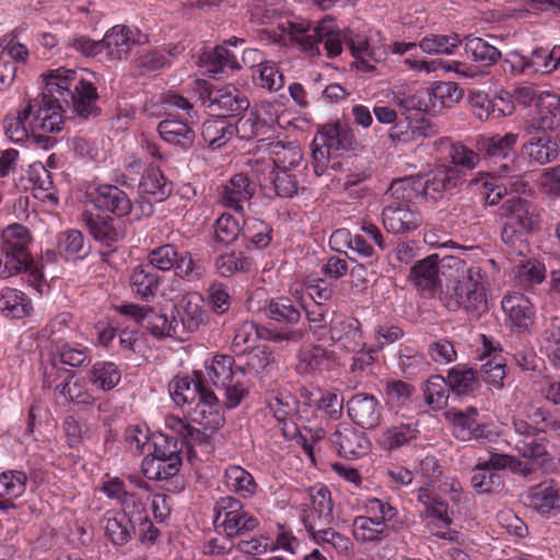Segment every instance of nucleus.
I'll use <instances>...</instances> for the list:
<instances>
[{"label":"nucleus","instance_id":"1","mask_svg":"<svg viewBox=\"0 0 560 560\" xmlns=\"http://www.w3.org/2000/svg\"><path fill=\"white\" fill-rule=\"evenodd\" d=\"M42 77L45 84L42 94L25 104L32 106V135L43 137L45 133L60 132L67 109L84 119L100 114L95 85L79 77L75 70L60 67Z\"/></svg>","mask_w":560,"mask_h":560},{"label":"nucleus","instance_id":"2","mask_svg":"<svg viewBox=\"0 0 560 560\" xmlns=\"http://www.w3.org/2000/svg\"><path fill=\"white\" fill-rule=\"evenodd\" d=\"M490 277L487 265L470 266L445 295L451 311L463 310L467 315L480 318L489 311Z\"/></svg>","mask_w":560,"mask_h":560},{"label":"nucleus","instance_id":"3","mask_svg":"<svg viewBox=\"0 0 560 560\" xmlns=\"http://www.w3.org/2000/svg\"><path fill=\"white\" fill-rule=\"evenodd\" d=\"M281 27L310 57L319 56L323 46L327 57L335 58L342 52L343 45H347V31L334 28L325 21L315 27L304 20L287 21Z\"/></svg>","mask_w":560,"mask_h":560},{"label":"nucleus","instance_id":"4","mask_svg":"<svg viewBox=\"0 0 560 560\" xmlns=\"http://www.w3.org/2000/svg\"><path fill=\"white\" fill-rule=\"evenodd\" d=\"M183 445L178 439L158 433L153 435V448L141 462V472L149 480L177 483L178 472L183 465Z\"/></svg>","mask_w":560,"mask_h":560},{"label":"nucleus","instance_id":"5","mask_svg":"<svg viewBox=\"0 0 560 560\" xmlns=\"http://www.w3.org/2000/svg\"><path fill=\"white\" fill-rule=\"evenodd\" d=\"M213 525L218 535L243 538L260 528V520L233 495L219 498L214 503Z\"/></svg>","mask_w":560,"mask_h":560},{"label":"nucleus","instance_id":"6","mask_svg":"<svg viewBox=\"0 0 560 560\" xmlns=\"http://www.w3.org/2000/svg\"><path fill=\"white\" fill-rule=\"evenodd\" d=\"M206 372L211 384L223 392L224 405L228 408L237 407L247 395L246 371L235 364L233 357L215 354L206 365Z\"/></svg>","mask_w":560,"mask_h":560},{"label":"nucleus","instance_id":"7","mask_svg":"<svg viewBox=\"0 0 560 560\" xmlns=\"http://www.w3.org/2000/svg\"><path fill=\"white\" fill-rule=\"evenodd\" d=\"M351 129L341 124L327 125L313 140L312 164L314 174L319 177L328 168L330 159L341 156L355 144Z\"/></svg>","mask_w":560,"mask_h":560},{"label":"nucleus","instance_id":"8","mask_svg":"<svg viewBox=\"0 0 560 560\" xmlns=\"http://www.w3.org/2000/svg\"><path fill=\"white\" fill-rule=\"evenodd\" d=\"M44 387L55 385L57 398L63 402L78 406H92L96 401L92 390L84 378L77 377L75 373L58 365L55 361L44 368Z\"/></svg>","mask_w":560,"mask_h":560},{"label":"nucleus","instance_id":"9","mask_svg":"<svg viewBox=\"0 0 560 560\" xmlns=\"http://www.w3.org/2000/svg\"><path fill=\"white\" fill-rule=\"evenodd\" d=\"M417 500L424 508L423 520L429 533L450 542L459 541V533L452 530L453 518L450 505L434 489L420 487L416 491Z\"/></svg>","mask_w":560,"mask_h":560},{"label":"nucleus","instance_id":"10","mask_svg":"<svg viewBox=\"0 0 560 560\" xmlns=\"http://www.w3.org/2000/svg\"><path fill=\"white\" fill-rule=\"evenodd\" d=\"M202 106L211 116L219 118L238 116L249 107L247 97L233 85L202 84L199 89Z\"/></svg>","mask_w":560,"mask_h":560},{"label":"nucleus","instance_id":"11","mask_svg":"<svg viewBox=\"0 0 560 560\" xmlns=\"http://www.w3.org/2000/svg\"><path fill=\"white\" fill-rule=\"evenodd\" d=\"M517 139L516 133L508 132L504 136L495 135L483 138L478 142L479 151L485 154L492 167L491 174L499 177L516 175L518 166L514 148Z\"/></svg>","mask_w":560,"mask_h":560},{"label":"nucleus","instance_id":"12","mask_svg":"<svg viewBox=\"0 0 560 560\" xmlns=\"http://www.w3.org/2000/svg\"><path fill=\"white\" fill-rule=\"evenodd\" d=\"M165 427L177 435L176 438L183 447L186 446L189 450L190 459L196 458L203 462L213 452L211 439L214 432L205 430L202 427L197 428L174 415L165 417Z\"/></svg>","mask_w":560,"mask_h":560},{"label":"nucleus","instance_id":"13","mask_svg":"<svg viewBox=\"0 0 560 560\" xmlns=\"http://www.w3.org/2000/svg\"><path fill=\"white\" fill-rule=\"evenodd\" d=\"M308 503L301 504L300 520L306 532L324 528L334 522V502L327 486L316 483L307 489Z\"/></svg>","mask_w":560,"mask_h":560},{"label":"nucleus","instance_id":"14","mask_svg":"<svg viewBox=\"0 0 560 560\" xmlns=\"http://www.w3.org/2000/svg\"><path fill=\"white\" fill-rule=\"evenodd\" d=\"M305 331L298 328L268 329L259 327L252 320H245L235 328L232 347L235 352H246L254 349L258 339H268L275 342H299L304 338Z\"/></svg>","mask_w":560,"mask_h":560},{"label":"nucleus","instance_id":"15","mask_svg":"<svg viewBox=\"0 0 560 560\" xmlns=\"http://www.w3.org/2000/svg\"><path fill=\"white\" fill-rule=\"evenodd\" d=\"M271 106H260L241 117L234 126V135L241 140L257 139L259 148L266 147L267 141L276 133L277 116L270 112Z\"/></svg>","mask_w":560,"mask_h":560},{"label":"nucleus","instance_id":"16","mask_svg":"<svg viewBox=\"0 0 560 560\" xmlns=\"http://www.w3.org/2000/svg\"><path fill=\"white\" fill-rule=\"evenodd\" d=\"M505 324L516 334H529L536 319V307L523 293L505 294L501 300Z\"/></svg>","mask_w":560,"mask_h":560},{"label":"nucleus","instance_id":"17","mask_svg":"<svg viewBox=\"0 0 560 560\" xmlns=\"http://www.w3.org/2000/svg\"><path fill=\"white\" fill-rule=\"evenodd\" d=\"M327 340L347 351H357L365 346L361 322L351 315L339 312H334L330 317L326 330Z\"/></svg>","mask_w":560,"mask_h":560},{"label":"nucleus","instance_id":"18","mask_svg":"<svg viewBox=\"0 0 560 560\" xmlns=\"http://www.w3.org/2000/svg\"><path fill=\"white\" fill-rule=\"evenodd\" d=\"M91 253V245L81 231L71 229L60 232L56 236L54 249H46L42 260L57 262L59 259L75 262L85 259Z\"/></svg>","mask_w":560,"mask_h":560},{"label":"nucleus","instance_id":"19","mask_svg":"<svg viewBox=\"0 0 560 560\" xmlns=\"http://www.w3.org/2000/svg\"><path fill=\"white\" fill-rule=\"evenodd\" d=\"M173 316L177 319V330L180 340L185 334L197 331L209 320L208 312L203 307V298L198 292L184 294L174 305Z\"/></svg>","mask_w":560,"mask_h":560},{"label":"nucleus","instance_id":"20","mask_svg":"<svg viewBox=\"0 0 560 560\" xmlns=\"http://www.w3.org/2000/svg\"><path fill=\"white\" fill-rule=\"evenodd\" d=\"M89 201L98 210L106 211L116 218L131 213L132 202L128 194L114 184H100L89 190Z\"/></svg>","mask_w":560,"mask_h":560},{"label":"nucleus","instance_id":"21","mask_svg":"<svg viewBox=\"0 0 560 560\" xmlns=\"http://www.w3.org/2000/svg\"><path fill=\"white\" fill-rule=\"evenodd\" d=\"M418 194L427 200L436 201L444 192L463 184V173L456 167H441L425 175H418Z\"/></svg>","mask_w":560,"mask_h":560},{"label":"nucleus","instance_id":"22","mask_svg":"<svg viewBox=\"0 0 560 560\" xmlns=\"http://www.w3.org/2000/svg\"><path fill=\"white\" fill-rule=\"evenodd\" d=\"M404 119L397 120L390 128L388 137L395 145H406L418 142L421 139L433 137L438 133V127L427 117H413L402 115Z\"/></svg>","mask_w":560,"mask_h":560},{"label":"nucleus","instance_id":"23","mask_svg":"<svg viewBox=\"0 0 560 560\" xmlns=\"http://www.w3.org/2000/svg\"><path fill=\"white\" fill-rule=\"evenodd\" d=\"M148 40L139 28L124 24L110 27L103 37V48L108 51L113 59L127 58L130 50Z\"/></svg>","mask_w":560,"mask_h":560},{"label":"nucleus","instance_id":"24","mask_svg":"<svg viewBox=\"0 0 560 560\" xmlns=\"http://www.w3.org/2000/svg\"><path fill=\"white\" fill-rule=\"evenodd\" d=\"M348 416L360 428L373 430L382 422L383 406L372 394L359 393L347 402Z\"/></svg>","mask_w":560,"mask_h":560},{"label":"nucleus","instance_id":"25","mask_svg":"<svg viewBox=\"0 0 560 560\" xmlns=\"http://www.w3.org/2000/svg\"><path fill=\"white\" fill-rule=\"evenodd\" d=\"M256 186L245 173L233 175L219 188V203L235 212L244 211V203L255 195Z\"/></svg>","mask_w":560,"mask_h":560},{"label":"nucleus","instance_id":"26","mask_svg":"<svg viewBox=\"0 0 560 560\" xmlns=\"http://www.w3.org/2000/svg\"><path fill=\"white\" fill-rule=\"evenodd\" d=\"M329 440L338 454L346 459L364 456L369 453L371 446L368 436L350 424L338 425L330 434Z\"/></svg>","mask_w":560,"mask_h":560},{"label":"nucleus","instance_id":"27","mask_svg":"<svg viewBox=\"0 0 560 560\" xmlns=\"http://www.w3.org/2000/svg\"><path fill=\"white\" fill-rule=\"evenodd\" d=\"M527 140L522 145V155L528 159L529 163L546 165L557 160L560 148L557 140L548 132L527 131Z\"/></svg>","mask_w":560,"mask_h":560},{"label":"nucleus","instance_id":"28","mask_svg":"<svg viewBox=\"0 0 560 560\" xmlns=\"http://www.w3.org/2000/svg\"><path fill=\"white\" fill-rule=\"evenodd\" d=\"M382 220L387 232L404 234L417 230L422 223V215L407 203L393 202L384 207Z\"/></svg>","mask_w":560,"mask_h":560},{"label":"nucleus","instance_id":"29","mask_svg":"<svg viewBox=\"0 0 560 560\" xmlns=\"http://www.w3.org/2000/svg\"><path fill=\"white\" fill-rule=\"evenodd\" d=\"M436 153L450 161V167H456L462 171L463 178L466 172L472 171L479 163V153L463 144L462 142H453L450 138H440L433 142Z\"/></svg>","mask_w":560,"mask_h":560},{"label":"nucleus","instance_id":"30","mask_svg":"<svg viewBox=\"0 0 560 560\" xmlns=\"http://www.w3.org/2000/svg\"><path fill=\"white\" fill-rule=\"evenodd\" d=\"M208 390L200 371L194 372L192 376L176 375L168 383L171 398L179 407L191 406Z\"/></svg>","mask_w":560,"mask_h":560},{"label":"nucleus","instance_id":"31","mask_svg":"<svg viewBox=\"0 0 560 560\" xmlns=\"http://www.w3.org/2000/svg\"><path fill=\"white\" fill-rule=\"evenodd\" d=\"M189 118L183 112L178 119L164 118L158 125L160 137L172 145L179 147L182 150H188L194 145L196 133L190 126L195 118Z\"/></svg>","mask_w":560,"mask_h":560},{"label":"nucleus","instance_id":"32","mask_svg":"<svg viewBox=\"0 0 560 560\" xmlns=\"http://www.w3.org/2000/svg\"><path fill=\"white\" fill-rule=\"evenodd\" d=\"M101 526L105 537L115 547L126 546L137 534L136 526L125 510L107 511L101 520Z\"/></svg>","mask_w":560,"mask_h":560},{"label":"nucleus","instance_id":"33","mask_svg":"<svg viewBox=\"0 0 560 560\" xmlns=\"http://www.w3.org/2000/svg\"><path fill=\"white\" fill-rule=\"evenodd\" d=\"M194 405L192 422L211 432H215L223 425L224 417L221 413L220 400L211 389L203 393Z\"/></svg>","mask_w":560,"mask_h":560},{"label":"nucleus","instance_id":"34","mask_svg":"<svg viewBox=\"0 0 560 560\" xmlns=\"http://www.w3.org/2000/svg\"><path fill=\"white\" fill-rule=\"evenodd\" d=\"M198 65L205 73L212 77L226 74L228 71L233 72L242 68L236 56L222 45L205 49L198 57Z\"/></svg>","mask_w":560,"mask_h":560},{"label":"nucleus","instance_id":"35","mask_svg":"<svg viewBox=\"0 0 560 560\" xmlns=\"http://www.w3.org/2000/svg\"><path fill=\"white\" fill-rule=\"evenodd\" d=\"M171 110H182L189 118L196 116L194 105L186 97L173 91L163 94L156 102H147L143 106V114L148 118H170Z\"/></svg>","mask_w":560,"mask_h":560},{"label":"nucleus","instance_id":"36","mask_svg":"<svg viewBox=\"0 0 560 560\" xmlns=\"http://www.w3.org/2000/svg\"><path fill=\"white\" fill-rule=\"evenodd\" d=\"M499 211L501 217L509 219L508 222H514L523 230L532 231L539 221L536 206L522 197L506 199Z\"/></svg>","mask_w":560,"mask_h":560},{"label":"nucleus","instance_id":"37","mask_svg":"<svg viewBox=\"0 0 560 560\" xmlns=\"http://www.w3.org/2000/svg\"><path fill=\"white\" fill-rule=\"evenodd\" d=\"M33 236L28 228L20 223H13L4 228L0 235V247L32 262L31 245Z\"/></svg>","mask_w":560,"mask_h":560},{"label":"nucleus","instance_id":"38","mask_svg":"<svg viewBox=\"0 0 560 560\" xmlns=\"http://www.w3.org/2000/svg\"><path fill=\"white\" fill-rule=\"evenodd\" d=\"M478 410L469 408L466 412H458L453 420L454 435L462 441H490L492 432L486 423L477 421Z\"/></svg>","mask_w":560,"mask_h":560},{"label":"nucleus","instance_id":"39","mask_svg":"<svg viewBox=\"0 0 560 560\" xmlns=\"http://www.w3.org/2000/svg\"><path fill=\"white\" fill-rule=\"evenodd\" d=\"M419 433L417 423L397 421L385 427L376 441L384 451L394 452L410 444Z\"/></svg>","mask_w":560,"mask_h":560},{"label":"nucleus","instance_id":"40","mask_svg":"<svg viewBox=\"0 0 560 560\" xmlns=\"http://www.w3.org/2000/svg\"><path fill=\"white\" fill-rule=\"evenodd\" d=\"M559 114V95L550 91H545L541 95L540 103H537V116L526 125L525 131L529 133L534 131H552Z\"/></svg>","mask_w":560,"mask_h":560},{"label":"nucleus","instance_id":"41","mask_svg":"<svg viewBox=\"0 0 560 560\" xmlns=\"http://www.w3.org/2000/svg\"><path fill=\"white\" fill-rule=\"evenodd\" d=\"M83 221L95 241L105 246H112L122 238V230L116 225L115 219L109 215L85 211Z\"/></svg>","mask_w":560,"mask_h":560},{"label":"nucleus","instance_id":"42","mask_svg":"<svg viewBox=\"0 0 560 560\" xmlns=\"http://www.w3.org/2000/svg\"><path fill=\"white\" fill-rule=\"evenodd\" d=\"M121 375L122 372L117 363L98 360L86 371V381L96 390L108 393L119 385Z\"/></svg>","mask_w":560,"mask_h":560},{"label":"nucleus","instance_id":"43","mask_svg":"<svg viewBox=\"0 0 560 560\" xmlns=\"http://www.w3.org/2000/svg\"><path fill=\"white\" fill-rule=\"evenodd\" d=\"M409 279L422 293L433 294L440 285L438 255L418 260L410 269Z\"/></svg>","mask_w":560,"mask_h":560},{"label":"nucleus","instance_id":"44","mask_svg":"<svg viewBox=\"0 0 560 560\" xmlns=\"http://www.w3.org/2000/svg\"><path fill=\"white\" fill-rule=\"evenodd\" d=\"M161 281V277L149 265L135 267L129 276L132 294L143 301L156 295Z\"/></svg>","mask_w":560,"mask_h":560},{"label":"nucleus","instance_id":"45","mask_svg":"<svg viewBox=\"0 0 560 560\" xmlns=\"http://www.w3.org/2000/svg\"><path fill=\"white\" fill-rule=\"evenodd\" d=\"M173 188V182L159 167L154 166L145 170L139 183V191L155 202L166 200Z\"/></svg>","mask_w":560,"mask_h":560},{"label":"nucleus","instance_id":"46","mask_svg":"<svg viewBox=\"0 0 560 560\" xmlns=\"http://www.w3.org/2000/svg\"><path fill=\"white\" fill-rule=\"evenodd\" d=\"M266 150L278 171H295L303 161L302 149L295 142L270 141Z\"/></svg>","mask_w":560,"mask_h":560},{"label":"nucleus","instance_id":"47","mask_svg":"<svg viewBox=\"0 0 560 560\" xmlns=\"http://www.w3.org/2000/svg\"><path fill=\"white\" fill-rule=\"evenodd\" d=\"M527 504L540 514L560 511V493L552 480L532 487L526 495Z\"/></svg>","mask_w":560,"mask_h":560},{"label":"nucleus","instance_id":"48","mask_svg":"<svg viewBox=\"0 0 560 560\" xmlns=\"http://www.w3.org/2000/svg\"><path fill=\"white\" fill-rule=\"evenodd\" d=\"M331 353L322 346H304L298 352L296 371L300 374H315L329 370Z\"/></svg>","mask_w":560,"mask_h":560},{"label":"nucleus","instance_id":"49","mask_svg":"<svg viewBox=\"0 0 560 560\" xmlns=\"http://www.w3.org/2000/svg\"><path fill=\"white\" fill-rule=\"evenodd\" d=\"M32 312V300L21 290L7 287L0 291V313L3 316L20 319Z\"/></svg>","mask_w":560,"mask_h":560},{"label":"nucleus","instance_id":"50","mask_svg":"<svg viewBox=\"0 0 560 560\" xmlns=\"http://www.w3.org/2000/svg\"><path fill=\"white\" fill-rule=\"evenodd\" d=\"M429 88H420L408 94L396 92L394 102L401 112V115H411L413 117H425L431 112V98Z\"/></svg>","mask_w":560,"mask_h":560},{"label":"nucleus","instance_id":"51","mask_svg":"<svg viewBox=\"0 0 560 560\" xmlns=\"http://www.w3.org/2000/svg\"><path fill=\"white\" fill-rule=\"evenodd\" d=\"M225 486L242 499H252L259 486L253 475L238 465H229L224 470Z\"/></svg>","mask_w":560,"mask_h":560},{"label":"nucleus","instance_id":"52","mask_svg":"<svg viewBox=\"0 0 560 560\" xmlns=\"http://www.w3.org/2000/svg\"><path fill=\"white\" fill-rule=\"evenodd\" d=\"M242 235L248 249H265L272 241L273 229L261 219L248 217L243 221Z\"/></svg>","mask_w":560,"mask_h":560},{"label":"nucleus","instance_id":"53","mask_svg":"<svg viewBox=\"0 0 560 560\" xmlns=\"http://www.w3.org/2000/svg\"><path fill=\"white\" fill-rule=\"evenodd\" d=\"M140 325L156 338L173 337L180 339L177 330V319L173 314L170 317L166 314L149 308L141 316Z\"/></svg>","mask_w":560,"mask_h":560},{"label":"nucleus","instance_id":"54","mask_svg":"<svg viewBox=\"0 0 560 560\" xmlns=\"http://www.w3.org/2000/svg\"><path fill=\"white\" fill-rule=\"evenodd\" d=\"M32 115V106H26L15 114L10 113L5 116L2 121V127L5 136L14 143H22L25 141L30 133H32V127L30 126Z\"/></svg>","mask_w":560,"mask_h":560},{"label":"nucleus","instance_id":"55","mask_svg":"<svg viewBox=\"0 0 560 560\" xmlns=\"http://www.w3.org/2000/svg\"><path fill=\"white\" fill-rule=\"evenodd\" d=\"M462 44L466 55L482 66H493L501 58V51L481 37L469 35L462 39Z\"/></svg>","mask_w":560,"mask_h":560},{"label":"nucleus","instance_id":"56","mask_svg":"<svg viewBox=\"0 0 560 560\" xmlns=\"http://www.w3.org/2000/svg\"><path fill=\"white\" fill-rule=\"evenodd\" d=\"M101 491L110 500H116L125 509L133 508L139 511L143 509L141 497L136 492L127 490L125 482L118 477H112L103 481Z\"/></svg>","mask_w":560,"mask_h":560},{"label":"nucleus","instance_id":"57","mask_svg":"<svg viewBox=\"0 0 560 560\" xmlns=\"http://www.w3.org/2000/svg\"><path fill=\"white\" fill-rule=\"evenodd\" d=\"M545 428L539 429L536 433L526 435L522 439H513L515 451L524 458L532 460H545L547 457V439L544 436Z\"/></svg>","mask_w":560,"mask_h":560},{"label":"nucleus","instance_id":"58","mask_svg":"<svg viewBox=\"0 0 560 560\" xmlns=\"http://www.w3.org/2000/svg\"><path fill=\"white\" fill-rule=\"evenodd\" d=\"M352 533L355 540L363 544L381 542L389 534L388 526L382 525L365 515L354 517Z\"/></svg>","mask_w":560,"mask_h":560},{"label":"nucleus","instance_id":"59","mask_svg":"<svg viewBox=\"0 0 560 560\" xmlns=\"http://www.w3.org/2000/svg\"><path fill=\"white\" fill-rule=\"evenodd\" d=\"M234 136V126L224 119H208L202 124L201 137L213 150L225 145Z\"/></svg>","mask_w":560,"mask_h":560},{"label":"nucleus","instance_id":"60","mask_svg":"<svg viewBox=\"0 0 560 560\" xmlns=\"http://www.w3.org/2000/svg\"><path fill=\"white\" fill-rule=\"evenodd\" d=\"M265 310L268 318L281 324L294 325L301 319V311L288 296L271 299Z\"/></svg>","mask_w":560,"mask_h":560},{"label":"nucleus","instance_id":"61","mask_svg":"<svg viewBox=\"0 0 560 560\" xmlns=\"http://www.w3.org/2000/svg\"><path fill=\"white\" fill-rule=\"evenodd\" d=\"M460 45L458 34H430L420 40L419 48L428 55H453Z\"/></svg>","mask_w":560,"mask_h":560},{"label":"nucleus","instance_id":"62","mask_svg":"<svg viewBox=\"0 0 560 560\" xmlns=\"http://www.w3.org/2000/svg\"><path fill=\"white\" fill-rule=\"evenodd\" d=\"M429 93L433 114L452 107L463 97V91L454 82H439L433 88H429Z\"/></svg>","mask_w":560,"mask_h":560},{"label":"nucleus","instance_id":"63","mask_svg":"<svg viewBox=\"0 0 560 560\" xmlns=\"http://www.w3.org/2000/svg\"><path fill=\"white\" fill-rule=\"evenodd\" d=\"M179 54L178 46L168 49L165 47L155 48L140 55L137 59V68L142 74L158 71L171 65V58Z\"/></svg>","mask_w":560,"mask_h":560},{"label":"nucleus","instance_id":"64","mask_svg":"<svg viewBox=\"0 0 560 560\" xmlns=\"http://www.w3.org/2000/svg\"><path fill=\"white\" fill-rule=\"evenodd\" d=\"M446 382L450 388L457 395L475 393L479 386V378L474 369L453 368L447 373Z\"/></svg>","mask_w":560,"mask_h":560}]
</instances>
